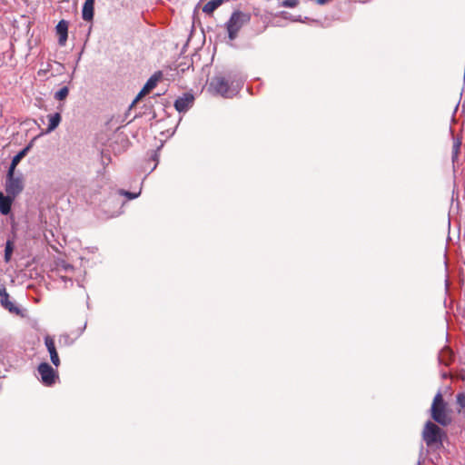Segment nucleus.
<instances>
[{
  "label": "nucleus",
  "mask_w": 465,
  "mask_h": 465,
  "mask_svg": "<svg viewBox=\"0 0 465 465\" xmlns=\"http://www.w3.org/2000/svg\"><path fill=\"white\" fill-rule=\"evenodd\" d=\"M210 87H212L220 95L231 98L236 95L239 92L240 83L237 82L236 84L232 83V84H230L223 76H216L211 81Z\"/></svg>",
  "instance_id": "obj_2"
},
{
  "label": "nucleus",
  "mask_w": 465,
  "mask_h": 465,
  "mask_svg": "<svg viewBox=\"0 0 465 465\" xmlns=\"http://www.w3.org/2000/svg\"><path fill=\"white\" fill-rule=\"evenodd\" d=\"M422 437L428 447L438 448L441 445L442 430L431 421L425 424Z\"/></svg>",
  "instance_id": "obj_3"
},
{
  "label": "nucleus",
  "mask_w": 465,
  "mask_h": 465,
  "mask_svg": "<svg viewBox=\"0 0 465 465\" xmlns=\"http://www.w3.org/2000/svg\"><path fill=\"white\" fill-rule=\"evenodd\" d=\"M45 344L46 349L50 354V360H51L52 363L55 367H58L60 365V359H59L58 353L56 351L54 338L51 337L50 335H46L45 337Z\"/></svg>",
  "instance_id": "obj_8"
},
{
  "label": "nucleus",
  "mask_w": 465,
  "mask_h": 465,
  "mask_svg": "<svg viewBox=\"0 0 465 465\" xmlns=\"http://www.w3.org/2000/svg\"><path fill=\"white\" fill-rule=\"evenodd\" d=\"M24 189V183L21 177H15V173L10 174V171L7 172L5 191L7 194L15 197Z\"/></svg>",
  "instance_id": "obj_5"
},
{
  "label": "nucleus",
  "mask_w": 465,
  "mask_h": 465,
  "mask_svg": "<svg viewBox=\"0 0 465 465\" xmlns=\"http://www.w3.org/2000/svg\"><path fill=\"white\" fill-rule=\"evenodd\" d=\"M461 146V141L460 138H454L453 139V144H452V162L455 163L459 157L460 150Z\"/></svg>",
  "instance_id": "obj_18"
},
{
  "label": "nucleus",
  "mask_w": 465,
  "mask_h": 465,
  "mask_svg": "<svg viewBox=\"0 0 465 465\" xmlns=\"http://www.w3.org/2000/svg\"><path fill=\"white\" fill-rule=\"evenodd\" d=\"M64 339H68V335H64L63 336Z\"/></svg>",
  "instance_id": "obj_24"
},
{
  "label": "nucleus",
  "mask_w": 465,
  "mask_h": 465,
  "mask_svg": "<svg viewBox=\"0 0 465 465\" xmlns=\"http://www.w3.org/2000/svg\"><path fill=\"white\" fill-rule=\"evenodd\" d=\"M0 302L2 306L7 309L11 312H18L19 310L15 304L9 300V294L7 293L5 288L0 289Z\"/></svg>",
  "instance_id": "obj_11"
},
{
  "label": "nucleus",
  "mask_w": 465,
  "mask_h": 465,
  "mask_svg": "<svg viewBox=\"0 0 465 465\" xmlns=\"http://www.w3.org/2000/svg\"><path fill=\"white\" fill-rule=\"evenodd\" d=\"M223 3V0H212V1H209L208 3H206L204 5V6L203 7V11L205 13V14H212L215 9H217Z\"/></svg>",
  "instance_id": "obj_16"
},
{
  "label": "nucleus",
  "mask_w": 465,
  "mask_h": 465,
  "mask_svg": "<svg viewBox=\"0 0 465 465\" xmlns=\"http://www.w3.org/2000/svg\"><path fill=\"white\" fill-rule=\"evenodd\" d=\"M160 75H161L160 73L158 74H155L152 75L147 80V82L143 85V89L140 91V93L137 94L135 99L133 101L130 107H133L143 96L147 94L150 91H152L156 86V84L160 79Z\"/></svg>",
  "instance_id": "obj_7"
},
{
  "label": "nucleus",
  "mask_w": 465,
  "mask_h": 465,
  "mask_svg": "<svg viewBox=\"0 0 465 465\" xmlns=\"http://www.w3.org/2000/svg\"><path fill=\"white\" fill-rule=\"evenodd\" d=\"M451 357H452V354H451V351H450V349L445 348L439 354V361L441 364L449 365L451 361Z\"/></svg>",
  "instance_id": "obj_17"
},
{
  "label": "nucleus",
  "mask_w": 465,
  "mask_h": 465,
  "mask_svg": "<svg viewBox=\"0 0 465 465\" xmlns=\"http://www.w3.org/2000/svg\"><path fill=\"white\" fill-rule=\"evenodd\" d=\"M47 118H48L49 124H48L47 129L45 132V134H49V133L54 131L58 127V125L60 124L61 120H62L60 113L49 114V115H47Z\"/></svg>",
  "instance_id": "obj_14"
},
{
  "label": "nucleus",
  "mask_w": 465,
  "mask_h": 465,
  "mask_svg": "<svg viewBox=\"0 0 465 465\" xmlns=\"http://www.w3.org/2000/svg\"><path fill=\"white\" fill-rule=\"evenodd\" d=\"M299 0H283L282 5L284 7L293 8L297 6Z\"/></svg>",
  "instance_id": "obj_22"
},
{
  "label": "nucleus",
  "mask_w": 465,
  "mask_h": 465,
  "mask_svg": "<svg viewBox=\"0 0 465 465\" xmlns=\"http://www.w3.org/2000/svg\"><path fill=\"white\" fill-rule=\"evenodd\" d=\"M28 150L29 147L27 146L21 150L16 155L13 157L10 167L8 169V171H10V174L15 173V167L21 162V160L26 155Z\"/></svg>",
  "instance_id": "obj_15"
},
{
  "label": "nucleus",
  "mask_w": 465,
  "mask_h": 465,
  "mask_svg": "<svg viewBox=\"0 0 465 465\" xmlns=\"http://www.w3.org/2000/svg\"><path fill=\"white\" fill-rule=\"evenodd\" d=\"M456 400H457V404L459 405L458 411L460 413L465 412V392L457 394Z\"/></svg>",
  "instance_id": "obj_20"
},
{
  "label": "nucleus",
  "mask_w": 465,
  "mask_h": 465,
  "mask_svg": "<svg viewBox=\"0 0 465 465\" xmlns=\"http://www.w3.org/2000/svg\"><path fill=\"white\" fill-rule=\"evenodd\" d=\"M56 34L58 35V43L61 46H64L67 40L68 24L64 20H61L56 27Z\"/></svg>",
  "instance_id": "obj_10"
},
{
  "label": "nucleus",
  "mask_w": 465,
  "mask_h": 465,
  "mask_svg": "<svg viewBox=\"0 0 465 465\" xmlns=\"http://www.w3.org/2000/svg\"><path fill=\"white\" fill-rule=\"evenodd\" d=\"M15 197H13L9 194L6 196L0 192V212L1 213L6 215L11 211V205Z\"/></svg>",
  "instance_id": "obj_12"
},
{
  "label": "nucleus",
  "mask_w": 465,
  "mask_h": 465,
  "mask_svg": "<svg viewBox=\"0 0 465 465\" xmlns=\"http://www.w3.org/2000/svg\"><path fill=\"white\" fill-rule=\"evenodd\" d=\"M193 103V96L190 94H186L182 97H179L175 103L174 107L178 112H186Z\"/></svg>",
  "instance_id": "obj_9"
},
{
  "label": "nucleus",
  "mask_w": 465,
  "mask_h": 465,
  "mask_svg": "<svg viewBox=\"0 0 465 465\" xmlns=\"http://www.w3.org/2000/svg\"><path fill=\"white\" fill-rule=\"evenodd\" d=\"M94 0H85L83 10H82V16L83 19L85 21H91L94 17Z\"/></svg>",
  "instance_id": "obj_13"
},
{
  "label": "nucleus",
  "mask_w": 465,
  "mask_h": 465,
  "mask_svg": "<svg viewBox=\"0 0 465 465\" xmlns=\"http://www.w3.org/2000/svg\"><path fill=\"white\" fill-rule=\"evenodd\" d=\"M12 252H13L12 242L10 241H8L6 242L5 250V262H9L10 261Z\"/></svg>",
  "instance_id": "obj_21"
},
{
  "label": "nucleus",
  "mask_w": 465,
  "mask_h": 465,
  "mask_svg": "<svg viewBox=\"0 0 465 465\" xmlns=\"http://www.w3.org/2000/svg\"><path fill=\"white\" fill-rule=\"evenodd\" d=\"M430 411L431 417L436 422L443 426L450 422V417L448 414L446 403L444 402L442 395L440 391L435 395L433 399Z\"/></svg>",
  "instance_id": "obj_1"
},
{
  "label": "nucleus",
  "mask_w": 465,
  "mask_h": 465,
  "mask_svg": "<svg viewBox=\"0 0 465 465\" xmlns=\"http://www.w3.org/2000/svg\"><path fill=\"white\" fill-rule=\"evenodd\" d=\"M119 193L121 195H125L129 199H134V198L138 197L140 194V192L135 193H130V192L123 191V190H121Z\"/></svg>",
  "instance_id": "obj_23"
},
{
  "label": "nucleus",
  "mask_w": 465,
  "mask_h": 465,
  "mask_svg": "<svg viewBox=\"0 0 465 465\" xmlns=\"http://www.w3.org/2000/svg\"><path fill=\"white\" fill-rule=\"evenodd\" d=\"M249 21V16L242 12H234L226 23V28L230 40L237 37L238 32Z\"/></svg>",
  "instance_id": "obj_4"
},
{
  "label": "nucleus",
  "mask_w": 465,
  "mask_h": 465,
  "mask_svg": "<svg viewBox=\"0 0 465 465\" xmlns=\"http://www.w3.org/2000/svg\"><path fill=\"white\" fill-rule=\"evenodd\" d=\"M68 94L69 88L67 86H64L54 94V97L58 101H64L68 96Z\"/></svg>",
  "instance_id": "obj_19"
},
{
  "label": "nucleus",
  "mask_w": 465,
  "mask_h": 465,
  "mask_svg": "<svg viewBox=\"0 0 465 465\" xmlns=\"http://www.w3.org/2000/svg\"><path fill=\"white\" fill-rule=\"evenodd\" d=\"M37 370L41 377V381L46 386L53 385L58 378L57 371L46 362L39 364Z\"/></svg>",
  "instance_id": "obj_6"
}]
</instances>
